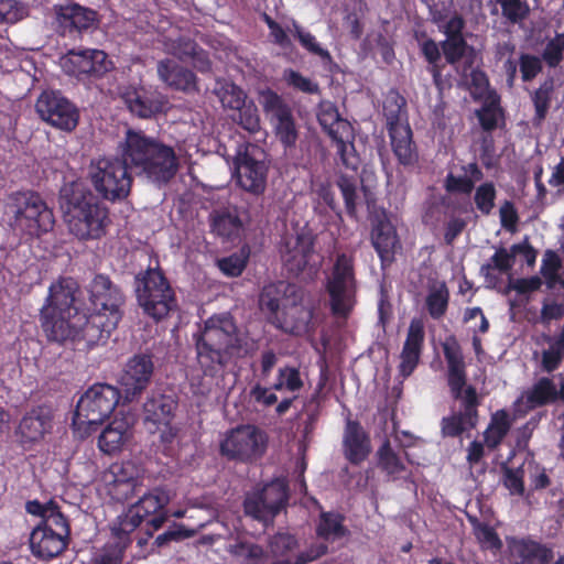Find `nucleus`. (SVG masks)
Instances as JSON below:
<instances>
[{"instance_id":"f257e3e1","label":"nucleus","mask_w":564,"mask_h":564,"mask_svg":"<svg viewBox=\"0 0 564 564\" xmlns=\"http://www.w3.org/2000/svg\"><path fill=\"white\" fill-rule=\"evenodd\" d=\"M75 293L76 283L72 279L52 283L40 310L41 327L51 341L69 340L90 350L105 344L118 326L126 296L121 288L102 273L96 274L88 285L91 314L87 315L76 305Z\"/></svg>"},{"instance_id":"f03ea898","label":"nucleus","mask_w":564,"mask_h":564,"mask_svg":"<svg viewBox=\"0 0 564 564\" xmlns=\"http://www.w3.org/2000/svg\"><path fill=\"white\" fill-rule=\"evenodd\" d=\"M118 151L131 169L158 185L167 184L178 171L175 150L143 131L128 129Z\"/></svg>"},{"instance_id":"7ed1b4c3","label":"nucleus","mask_w":564,"mask_h":564,"mask_svg":"<svg viewBox=\"0 0 564 564\" xmlns=\"http://www.w3.org/2000/svg\"><path fill=\"white\" fill-rule=\"evenodd\" d=\"M237 325L229 313L214 314L193 334L196 360L204 376L223 375L232 360Z\"/></svg>"},{"instance_id":"20e7f679","label":"nucleus","mask_w":564,"mask_h":564,"mask_svg":"<svg viewBox=\"0 0 564 564\" xmlns=\"http://www.w3.org/2000/svg\"><path fill=\"white\" fill-rule=\"evenodd\" d=\"M65 220L79 240L100 239L111 224L109 208L90 189L72 183L62 189Z\"/></svg>"},{"instance_id":"39448f33","label":"nucleus","mask_w":564,"mask_h":564,"mask_svg":"<svg viewBox=\"0 0 564 564\" xmlns=\"http://www.w3.org/2000/svg\"><path fill=\"white\" fill-rule=\"evenodd\" d=\"M169 501V495L161 488H153L143 494L124 513L117 517L110 527L111 533L122 541L127 539V544L131 545V534L150 518L147 524L151 528V530L148 529V533L151 535L167 520L165 507Z\"/></svg>"},{"instance_id":"423d86ee","label":"nucleus","mask_w":564,"mask_h":564,"mask_svg":"<svg viewBox=\"0 0 564 564\" xmlns=\"http://www.w3.org/2000/svg\"><path fill=\"white\" fill-rule=\"evenodd\" d=\"M11 200L7 210L9 226L21 238L40 237L53 229V210L37 193H15Z\"/></svg>"},{"instance_id":"0eeeda50","label":"nucleus","mask_w":564,"mask_h":564,"mask_svg":"<svg viewBox=\"0 0 564 564\" xmlns=\"http://www.w3.org/2000/svg\"><path fill=\"white\" fill-rule=\"evenodd\" d=\"M130 163L120 156H101L91 160L88 180L99 198L110 203L124 200L131 192L133 176Z\"/></svg>"},{"instance_id":"6e6552de","label":"nucleus","mask_w":564,"mask_h":564,"mask_svg":"<svg viewBox=\"0 0 564 564\" xmlns=\"http://www.w3.org/2000/svg\"><path fill=\"white\" fill-rule=\"evenodd\" d=\"M443 354L447 365V384L453 399L460 401L462 410L457 413L465 416L469 427H476L479 420L480 399L474 386H466L467 372L462 348L452 337L443 344Z\"/></svg>"},{"instance_id":"1a4fd4ad","label":"nucleus","mask_w":564,"mask_h":564,"mask_svg":"<svg viewBox=\"0 0 564 564\" xmlns=\"http://www.w3.org/2000/svg\"><path fill=\"white\" fill-rule=\"evenodd\" d=\"M135 294L143 313L155 322L177 307L175 292L159 268H148L135 275Z\"/></svg>"},{"instance_id":"9d476101","label":"nucleus","mask_w":564,"mask_h":564,"mask_svg":"<svg viewBox=\"0 0 564 564\" xmlns=\"http://www.w3.org/2000/svg\"><path fill=\"white\" fill-rule=\"evenodd\" d=\"M325 291L332 314L347 318L357 304L358 282L352 256L344 252L337 254L326 279Z\"/></svg>"},{"instance_id":"9b49d317","label":"nucleus","mask_w":564,"mask_h":564,"mask_svg":"<svg viewBox=\"0 0 564 564\" xmlns=\"http://www.w3.org/2000/svg\"><path fill=\"white\" fill-rule=\"evenodd\" d=\"M317 120L336 148L341 164L348 170L357 171L360 159L355 148V130L351 123L339 115L332 101L319 102Z\"/></svg>"},{"instance_id":"f8f14e48","label":"nucleus","mask_w":564,"mask_h":564,"mask_svg":"<svg viewBox=\"0 0 564 564\" xmlns=\"http://www.w3.org/2000/svg\"><path fill=\"white\" fill-rule=\"evenodd\" d=\"M120 391L108 383H95L79 398L73 417L74 425H99L115 411Z\"/></svg>"},{"instance_id":"ddd939ff","label":"nucleus","mask_w":564,"mask_h":564,"mask_svg":"<svg viewBox=\"0 0 564 564\" xmlns=\"http://www.w3.org/2000/svg\"><path fill=\"white\" fill-rule=\"evenodd\" d=\"M219 449L228 459L251 462L263 454L265 437L254 425H240L226 434Z\"/></svg>"},{"instance_id":"4468645a","label":"nucleus","mask_w":564,"mask_h":564,"mask_svg":"<svg viewBox=\"0 0 564 564\" xmlns=\"http://www.w3.org/2000/svg\"><path fill=\"white\" fill-rule=\"evenodd\" d=\"M61 66L65 74L79 82H91L101 78L112 69V62L108 55L96 48L70 50L61 58Z\"/></svg>"},{"instance_id":"2eb2a0df","label":"nucleus","mask_w":564,"mask_h":564,"mask_svg":"<svg viewBox=\"0 0 564 564\" xmlns=\"http://www.w3.org/2000/svg\"><path fill=\"white\" fill-rule=\"evenodd\" d=\"M260 104L278 140L285 149L295 147L299 133L290 106L278 93L269 88L261 91Z\"/></svg>"},{"instance_id":"dca6fc26","label":"nucleus","mask_w":564,"mask_h":564,"mask_svg":"<svg viewBox=\"0 0 564 564\" xmlns=\"http://www.w3.org/2000/svg\"><path fill=\"white\" fill-rule=\"evenodd\" d=\"M35 109L42 120L59 130L70 132L78 124L77 107L59 91L44 90L36 100Z\"/></svg>"},{"instance_id":"f3484780","label":"nucleus","mask_w":564,"mask_h":564,"mask_svg":"<svg viewBox=\"0 0 564 564\" xmlns=\"http://www.w3.org/2000/svg\"><path fill=\"white\" fill-rule=\"evenodd\" d=\"M371 221V245L380 259L381 269L386 270L394 263L397 253L402 250V243L386 209L377 212Z\"/></svg>"},{"instance_id":"a211bd4d","label":"nucleus","mask_w":564,"mask_h":564,"mask_svg":"<svg viewBox=\"0 0 564 564\" xmlns=\"http://www.w3.org/2000/svg\"><path fill=\"white\" fill-rule=\"evenodd\" d=\"M53 413L48 406L37 405L26 411L19 421L15 436L19 444L31 449L44 441L53 430Z\"/></svg>"},{"instance_id":"6ab92c4d","label":"nucleus","mask_w":564,"mask_h":564,"mask_svg":"<svg viewBox=\"0 0 564 564\" xmlns=\"http://www.w3.org/2000/svg\"><path fill=\"white\" fill-rule=\"evenodd\" d=\"M234 166V178L241 189L256 196L264 193L268 177V165L264 161L256 159L246 148L237 152Z\"/></svg>"},{"instance_id":"aec40b11","label":"nucleus","mask_w":564,"mask_h":564,"mask_svg":"<svg viewBox=\"0 0 564 564\" xmlns=\"http://www.w3.org/2000/svg\"><path fill=\"white\" fill-rule=\"evenodd\" d=\"M128 110L142 119H150L164 111L167 104L166 98L156 90L144 86H127L121 93Z\"/></svg>"},{"instance_id":"412c9836","label":"nucleus","mask_w":564,"mask_h":564,"mask_svg":"<svg viewBox=\"0 0 564 564\" xmlns=\"http://www.w3.org/2000/svg\"><path fill=\"white\" fill-rule=\"evenodd\" d=\"M105 490L115 502H124L138 486V470L130 463H115L104 474Z\"/></svg>"},{"instance_id":"4be33fe9","label":"nucleus","mask_w":564,"mask_h":564,"mask_svg":"<svg viewBox=\"0 0 564 564\" xmlns=\"http://www.w3.org/2000/svg\"><path fill=\"white\" fill-rule=\"evenodd\" d=\"M314 252V240L305 234L285 236L280 247L281 260L293 275L302 273Z\"/></svg>"},{"instance_id":"5701e85b","label":"nucleus","mask_w":564,"mask_h":564,"mask_svg":"<svg viewBox=\"0 0 564 564\" xmlns=\"http://www.w3.org/2000/svg\"><path fill=\"white\" fill-rule=\"evenodd\" d=\"M154 371V364L152 355L150 354H137L131 357L124 369L122 377V384L127 398L134 399L141 394L151 382V378Z\"/></svg>"},{"instance_id":"b1692460","label":"nucleus","mask_w":564,"mask_h":564,"mask_svg":"<svg viewBox=\"0 0 564 564\" xmlns=\"http://www.w3.org/2000/svg\"><path fill=\"white\" fill-rule=\"evenodd\" d=\"M507 549L513 564H550L554 558L550 545L530 538H509Z\"/></svg>"},{"instance_id":"393cba45","label":"nucleus","mask_w":564,"mask_h":564,"mask_svg":"<svg viewBox=\"0 0 564 564\" xmlns=\"http://www.w3.org/2000/svg\"><path fill=\"white\" fill-rule=\"evenodd\" d=\"M178 402L174 395L152 393L143 403L144 425L155 434L159 427L173 422Z\"/></svg>"},{"instance_id":"a878e982","label":"nucleus","mask_w":564,"mask_h":564,"mask_svg":"<svg viewBox=\"0 0 564 564\" xmlns=\"http://www.w3.org/2000/svg\"><path fill=\"white\" fill-rule=\"evenodd\" d=\"M424 338L425 332L423 322L419 318H413L408 328L406 338L400 354V365L398 369L402 378L405 379L410 377L416 369L422 355Z\"/></svg>"},{"instance_id":"bb28decb","label":"nucleus","mask_w":564,"mask_h":564,"mask_svg":"<svg viewBox=\"0 0 564 564\" xmlns=\"http://www.w3.org/2000/svg\"><path fill=\"white\" fill-rule=\"evenodd\" d=\"M343 453L345 458L355 466L365 462L371 453L369 434L358 421L348 419L343 435Z\"/></svg>"},{"instance_id":"cd10ccee","label":"nucleus","mask_w":564,"mask_h":564,"mask_svg":"<svg viewBox=\"0 0 564 564\" xmlns=\"http://www.w3.org/2000/svg\"><path fill=\"white\" fill-rule=\"evenodd\" d=\"M29 541L32 554L44 561L61 555L69 543L68 538H64L51 529H45V527H35L30 534Z\"/></svg>"},{"instance_id":"c85d7f7f","label":"nucleus","mask_w":564,"mask_h":564,"mask_svg":"<svg viewBox=\"0 0 564 564\" xmlns=\"http://www.w3.org/2000/svg\"><path fill=\"white\" fill-rule=\"evenodd\" d=\"M159 78L169 87L184 93L198 90L197 77L188 68L180 65L174 59L164 58L156 66Z\"/></svg>"},{"instance_id":"c756f323","label":"nucleus","mask_w":564,"mask_h":564,"mask_svg":"<svg viewBox=\"0 0 564 564\" xmlns=\"http://www.w3.org/2000/svg\"><path fill=\"white\" fill-rule=\"evenodd\" d=\"M133 434V424L128 417H115L102 430L98 437V447L105 454L111 455L120 452Z\"/></svg>"},{"instance_id":"7c9ffc66","label":"nucleus","mask_w":564,"mask_h":564,"mask_svg":"<svg viewBox=\"0 0 564 564\" xmlns=\"http://www.w3.org/2000/svg\"><path fill=\"white\" fill-rule=\"evenodd\" d=\"M392 152L399 164L403 166H413L419 161V153L413 141V133L410 126L390 128L388 131Z\"/></svg>"},{"instance_id":"2f4dec72","label":"nucleus","mask_w":564,"mask_h":564,"mask_svg":"<svg viewBox=\"0 0 564 564\" xmlns=\"http://www.w3.org/2000/svg\"><path fill=\"white\" fill-rule=\"evenodd\" d=\"M345 514L340 512L322 511L315 529L316 535L326 542L349 538L350 530L345 525Z\"/></svg>"},{"instance_id":"473e14b6","label":"nucleus","mask_w":564,"mask_h":564,"mask_svg":"<svg viewBox=\"0 0 564 564\" xmlns=\"http://www.w3.org/2000/svg\"><path fill=\"white\" fill-rule=\"evenodd\" d=\"M210 227L212 231L217 236L228 241H234L240 237L243 229V223L236 208H227L216 212L212 216Z\"/></svg>"},{"instance_id":"72a5a7b5","label":"nucleus","mask_w":564,"mask_h":564,"mask_svg":"<svg viewBox=\"0 0 564 564\" xmlns=\"http://www.w3.org/2000/svg\"><path fill=\"white\" fill-rule=\"evenodd\" d=\"M294 285L285 281H276L265 284L259 295V305L262 311L276 317L283 301L288 294L293 293Z\"/></svg>"},{"instance_id":"f704fd0d","label":"nucleus","mask_w":564,"mask_h":564,"mask_svg":"<svg viewBox=\"0 0 564 564\" xmlns=\"http://www.w3.org/2000/svg\"><path fill=\"white\" fill-rule=\"evenodd\" d=\"M524 413L539 406L553 403L557 400V389L552 379L540 378L524 395Z\"/></svg>"},{"instance_id":"c9c22d12","label":"nucleus","mask_w":564,"mask_h":564,"mask_svg":"<svg viewBox=\"0 0 564 564\" xmlns=\"http://www.w3.org/2000/svg\"><path fill=\"white\" fill-rule=\"evenodd\" d=\"M378 465L393 480L403 478L409 480L411 471L408 470L402 457L391 447L389 441L383 442L377 452Z\"/></svg>"},{"instance_id":"e433bc0d","label":"nucleus","mask_w":564,"mask_h":564,"mask_svg":"<svg viewBox=\"0 0 564 564\" xmlns=\"http://www.w3.org/2000/svg\"><path fill=\"white\" fill-rule=\"evenodd\" d=\"M511 423L506 410L492 414L490 423L484 432V442L489 449L497 448L510 430Z\"/></svg>"},{"instance_id":"4c0bfd02","label":"nucleus","mask_w":564,"mask_h":564,"mask_svg":"<svg viewBox=\"0 0 564 564\" xmlns=\"http://www.w3.org/2000/svg\"><path fill=\"white\" fill-rule=\"evenodd\" d=\"M76 2L53 6L54 30L62 36H73L76 34Z\"/></svg>"},{"instance_id":"58836bf2","label":"nucleus","mask_w":564,"mask_h":564,"mask_svg":"<svg viewBox=\"0 0 564 564\" xmlns=\"http://www.w3.org/2000/svg\"><path fill=\"white\" fill-rule=\"evenodd\" d=\"M130 545L111 533L110 539L95 554L89 564H122L127 549Z\"/></svg>"},{"instance_id":"ea45409f","label":"nucleus","mask_w":564,"mask_h":564,"mask_svg":"<svg viewBox=\"0 0 564 564\" xmlns=\"http://www.w3.org/2000/svg\"><path fill=\"white\" fill-rule=\"evenodd\" d=\"M335 184L340 192V195L344 200L345 210L349 218L354 220H358V212H357V178L354 175H348L345 173L338 174L336 177Z\"/></svg>"},{"instance_id":"a19ab883","label":"nucleus","mask_w":564,"mask_h":564,"mask_svg":"<svg viewBox=\"0 0 564 564\" xmlns=\"http://www.w3.org/2000/svg\"><path fill=\"white\" fill-rule=\"evenodd\" d=\"M261 495L264 499V502L269 509V514L271 518L275 517L281 512L283 508L288 505L289 501V488L284 481H272L267 485Z\"/></svg>"},{"instance_id":"79ce46f5","label":"nucleus","mask_w":564,"mask_h":564,"mask_svg":"<svg viewBox=\"0 0 564 564\" xmlns=\"http://www.w3.org/2000/svg\"><path fill=\"white\" fill-rule=\"evenodd\" d=\"M449 303V290L445 282L429 290L425 306L433 319H441L447 312Z\"/></svg>"},{"instance_id":"37998d69","label":"nucleus","mask_w":564,"mask_h":564,"mask_svg":"<svg viewBox=\"0 0 564 564\" xmlns=\"http://www.w3.org/2000/svg\"><path fill=\"white\" fill-rule=\"evenodd\" d=\"M250 251L242 247L238 252L217 260L216 264L220 272L228 278H238L246 270L249 262Z\"/></svg>"},{"instance_id":"c03bdc74","label":"nucleus","mask_w":564,"mask_h":564,"mask_svg":"<svg viewBox=\"0 0 564 564\" xmlns=\"http://www.w3.org/2000/svg\"><path fill=\"white\" fill-rule=\"evenodd\" d=\"M304 387L300 369L294 366L285 365L279 368L275 382L272 388L275 391H288L297 393Z\"/></svg>"},{"instance_id":"a18cd8bd","label":"nucleus","mask_w":564,"mask_h":564,"mask_svg":"<svg viewBox=\"0 0 564 564\" xmlns=\"http://www.w3.org/2000/svg\"><path fill=\"white\" fill-rule=\"evenodd\" d=\"M473 524L474 534L482 550H489L495 554L502 549V541L496 530L485 522H480L476 517L469 518Z\"/></svg>"},{"instance_id":"49530a36","label":"nucleus","mask_w":564,"mask_h":564,"mask_svg":"<svg viewBox=\"0 0 564 564\" xmlns=\"http://www.w3.org/2000/svg\"><path fill=\"white\" fill-rule=\"evenodd\" d=\"M500 97L495 90L486 96V100L480 109L476 110V117L484 131L491 132L497 128Z\"/></svg>"},{"instance_id":"de8ad7c7","label":"nucleus","mask_w":564,"mask_h":564,"mask_svg":"<svg viewBox=\"0 0 564 564\" xmlns=\"http://www.w3.org/2000/svg\"><path fill=\"white\" fill-rule=\"evenodd\" d=\"M406 101L398 91H390L383 100V116L386 118L387 130L390 128L404 127L401 123V115L405 108Z\"/></svg>"},{"instance_id":"09e8293b","label":"nucleus","mask_w":564,"mask_h":564,"mask_svg":"<svg viewBox=\"0 0 564 564\" xmlns=\"http://www.w3.org/2000/svg\"><path fill=\"white\" fill-rule=\"evenodd\" d=\"M553 79L549 78L544 80L538 89H535L531 96L533 106H534V123H541L547 115L552 93H553Z\"/></svg>"},{"instance_id":"8fccbe9b","label":"nucleus","mask_w":564,"mask_h":564,"mask_svg":"<svg viewBox=\"0 0 564 564\" xmlns=\"http://www.w3.org/2000/svg\"><path fill=\"white\" fill-rule=\"evenodd\" d=\"M290 32L308 53L321 57L323 61L332 59L330 53L326 48L322 47L316 41V37L311 32L305 31L304 28L295 20L292 22V29H290Z\"/></svg>"},{"instance_id":"3c124183","label":"nucleus","mask_w":564,"mask_h":564,"mask_svg":"<svg viewBox=\"0 0 564 564\" xmlns=\"http://www.w3.org/2000/svg\"><path fill=\"white\" fill-rule=\"evenodd\" d=\"M474 193V204L476 209L484 216L491 214L495 208L497 191L492 182H485L478 185Z\"/></svg>"},{"instance_id":"603ef678","label":"nucleus","mask_w":564,"mask_h":564,"mask_svg":"<svg viewBox=\"0 0 564 564\" xmlns=\"http://www.w3.org/2000/svg\"><path fill=\"white\" fill-rule=\"evenodd\" d=\"M297 547V539L290 533H276L269 541V550L275 562L280 560H293L290 553Z\"/></svg>"},{"instance_id":"864d4df0","label":"nucleus","mask_w":564,"mask_h":564,"mask_svg":"<svg viewBox=\"0 0 564 564\" xmlns=\"http://www.w3.org/2000/svg\"><path fill=\"white\" fill-rule=\"evenodd\" d=\"M234 121L249 133H257L261 129L258 108L252 100L237 109Z\"/></svg>"},{"instance_id":"5fc2aeb1","label":"nucleus","mask_w":564,"mask_h":564,"mask_svg":"<svg viewBox=\"0 0 564 564\" xmlns=\"http://www.w3.org/2000/svg\"><path fill=\"white\" fill-rule=\"evenodd\" d=\"M562 268V261L558 254L553 250H546L540 269V273L545 279L547 289H554L560 282L558 271Z\"/></svg>"},{"instance_id":"6e6d98bb","label":"nucleus","mask_w":564,"mask_h":564,"mask_svg":"<svg viewBox=\"0 0 564 564\" xmlns=\"http://www.w3.org/2000/svg\"><path fill=\"white\" fill-rule=\"evenodd\" d=\"M514 264L513 251H508L506 248H498L490 258L489 262L485 263L480 268V272L484 275H488L491 270H498L501 273L509 272Z\"/></svg>"},{"instance_id":"4d7b16f0","label":"nucleus","mask_w":564,"mask_h":564,"mask_svg":"<svg viewBox=\"0 0 564 564\" xmlns=\"http://www.w3.org/2000/svg\"><path fill=\"white\" fill-rule=\"evenodd\" d=\"M564 358V339L556 338L547 349L542 352V370L551 373L558 369Z\"/></svg>"},{"instance_id":"13d9d810","label":"nucleus","mask_w":564,"mask_h":564,"mask_svg":"<svg viewBox=\"0 0 564 564\" xmlns=\"http://www.w3.org/2000/svg\"><path fill=\"white\" fill-rule=\"evenodd\" d=\"M36 527H45V529H51L59 535L70 539L69 522L61 512L59 506L56 502L54 503V510H50L44 520H41Z\"/></svg>"},{"instance_id":"bf43d9fd","label":"nucleus","mask_w":564,"mask_h":564,"mask_svg":"<svg viewBox=\"0 0 564 564\" xmlns=\"http://www.w3.org/2000/svg\"><path fill=\"white\" fill-rule=\"evenodd\" d=\"M441 48L449 65H456L466 55L469 44L465 37L446 39L441 43Z\"/></svg>"},{"instance_id":"052dcab7","label":"nucleus","mask_w":564,"mask_h":564,"mask_svg":"<svg viewBox=\"0 0 564 564\" xmlns=\"http://www.w3.org/2000/svg\"><path fill=\"white\" fill-rule=\"evenodd\" d=\"M469 427L464 415L454 412L448 416H444L441 421V432L444 437H458L464 432L474 430Z\"/></svg>"},{"instance_id":"680f3d73","label":"nucleus","mask_w":564,"mask_h":564,"mask_svg":"<svg viewBox=\"0 0 564 564\" xmlns=\"http://www.w3.org/2000/svg\"><path fill=\"white\" fill-rule=\"evenodd\" d=\"M503 474L502 484L510 491L511 495L522 496L524 494V470L520 466L518 468H511L507 464L501 465Z\"/></svg>"},{"instance_id":"e2e57ef3","label":"nucleus","mask_w":564,"mask_h":564,"mask_svg":"<svg viewBox=\"0 0 564 564\" xmlns=\"http://www.w3.org/2000/svg\"><path fill=\"white\" fill-rule=\"evenodd\" d=\"M218 95L221 105L232 110H237L247 102V95L235 84H225Z\"/></svg>"},{"instance_id":"0e129e2a","label":"nucleus","mask_w":564,"mask_h":564,"mask_svg":"<svg viewBox=\"0 0 564 564\" xmlns=\"http://www.w3.org/2000/svg\"><path fill=\"white\" fill-rule=\"evenodd\" d=\"M197 45L194 40L187 36H178L165 43L166 52L182 62L187 61L195 53Z\"/></svg>"},{"instance_id":"69168bd1","label":"nucleus","mask_w":564,"mask_h":564,"mask_svg":"<svg viewBox=\"0 0 564 564\" xmlns=\"http://www.w3.org/2000/svg\"><path fill=\"white\" fill-rule=\"evenodd\" d=\"M564 56V33L556 34L555 37L550 40L542 53L541 59L546 63L549 67H556L563 61Z\"/></svg>"},{"instance_id":"338daca9","label":"nucleus","mask_w":564,"mask_h":564,"mask_svg":"<svg viewBox=\"0 0 564 564\" xmlns=\"http://www.w3.org/2000/svg\"><path fill=\"white\" fill-rule=\"evenodd\" d=\"M518 65L524 83L533 80L543 69L541 57L529 53L520 54Z\"/></svg>"},{"instance_id":"774afa93","label":"nucleus","mask_w":564,"mask_h":564,"mask_svg":"<svg viewBox=\"0 0 564 564\" xmlns=\"http://www.w3.org/2000/svg\"><path fill=\"white\" fill-rule=\"evenodd\" d=\"M500 4L502 15L512 23L524 20L529 14V6L524 0H496Z\"/></svg>"}]
</instances>
